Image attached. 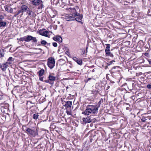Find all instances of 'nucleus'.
<instances>
[{
  "label": "nucleus",
  "mask_w": 151,
  "mask_h": 151,
  "mask_svg": "<svg viewBox=\"0 0 151 151\" xmlns=\"http://www.w3.org/2000/svg\"><path fill=\"white\" fill-rule=\"evenodd\" d=\"M4 8L6 11L9 12H12L13 9L10 6L6 5L4 6Z\"/></svg>",
  "instance_id": "f8f14e48"
},
{
  "label": "nucleus",
  "mask_w": 151,
  "mask_h": 151,
  "mask_svg": "<svg viewBox=\"0 0 151 151\" xmlns=\"http://www.w3.org/2000/svg\"><path fill=\"white\" fill-rule=\"evenodd\" d=\"M48 78L50 81H52V82L55 80V77L51 76L50 75L48 77Z\"/></svg>",
  "instance_id": "f3484780"
},
{
  "label": "nucleus",
  "mask_w": 151,
  "mask_h": 151,
  "mask_svg": "<svg viewBox=\"0 0 151 151\" xmlns=\"http://www.w3.org/2000/svg\"><path fill=\"white\" fill-rule=\"evenodd\" d=\"M43 77L39 76V80H40V81L44 82V81H43Z\"/></svg>",
  "instance_id": "7c9ffc66"
},
{
  "label": "nucleus",
  "mask_w": 151,
  "mask_h": 151,
  "mask_svg": "<svg viewBox=\"0 0 151 151\" xmlns=\"http://www.w3.org/2000/svg\"><path fill=\"white\" fill-rule=\"evenodd\" d=\"M119 72H120V70H117L114 71V72H112L113 73H114L115 72H117V73H119Z\"/></svg>",
  "instance_id": "e433bc0d"
},
{
  "label": "nucleus",
  "mask_w": 151,
  "mask_h": 151,
  "mask_svg": "<svg viewBox=\"0 0 151 151\" xmlns=\"http://www.w3.org/2000/svg\"><path fill=\"white\" fill-rule=\"evenodd\" d=\"M87 49H88V47H86V53L87 52Z\"/></svg>",
  "instance_id": "a18cd8bd"
},
{
  "label": "nucleus",
  "mask_w": 151,
  "mask_h": 151,
  "mask_svg": "<svg viewBox=\"0 0 151 151\" xmlns=\"http://www.w3.org/2000/svg\"><path fill=\"white\" fill-rule=\"evenodd\" d=\"M32 12V11L30 10L29 9L27 10V12L29 15H31Z\"/></svg>",
  "instance_id": "bb28decb"
},
{
  "label": "nucleus",
  "mask_w": 151,
  "mask_h": 151,
  "mask_svg": "<svg viewBox=\"0 0 151 151\" xmlns=\"http://www.w3.org/2000/svg\"><path fill=\"white\" fill-rule=\"evenodd\" d=\"M52 45L54 47H57V44L55 42H53L52 43Z\"/></svg>",
  "instance_id": "c756f323"
},
{
  "label": "nucleus",
  "mask_w": 151,
  "mask_h": 151,
  "mask_svg": "<svg viewBox=\"0 0 151 151\" xmlns=\"http://www.w3.org/2000/svg\"><path fill=\"white\" fill-rule=\"evenodd\" d=\"M106 48L105 51L106 53H109V52L110 51V45L109 44H106Z\"/></svg>",
  "instance_id": "dca6fc26"
},
{
  "label": "nucleus",
  "mask_w": 151,
  "mask_h": 151,
  "mask_svg": "<svg viewBox=\"0 0 151 151\" xmlns=\"http://www.w3.org/2000/svg\"><path fill=\"white\" fill-rule=\"evenodd\" d=\"M86 115V117L82 118V120L85 124L89 123L92 121L90 116H88V115Z\"/></svg>",
  "instance_id": "423d86ee"
},
{
  "label": "nucleus",
  "mask_w": 151,
  "mask_h": 151,
  "mask_svg": "<svg viewBox=\"0 0 151 151\" xmlns=\"http://www.w3.org/2000/svg\"><path fill=\"white\" fill-rule=\"evenodd\" d=\"M66 113H67V114L68 115H71V113L70 111H66Z\"/></svg>",
  "instance_id": "f704fd0d"
},
{
  "label": "nucleus",
  "mask_w": 151,
  "mask_h": 151,
  "mask_svg": "<svg viewBox=\"0 0 151 151\" xmlns=\"http://www.w3.org/2000/svg\"><path fill=\"white\" fill-rule=\"evenodd\" d=\"M72 105V102L71 101H68L65 102V104L64 105L66 108H70Z\"/></svg>",
  "instance_id": "9b49d317"
},
{
  "label": "nucleus",
  "mask_w": 151,
  "mask_h": 151,
  "mask_svg": "<svg viewBox=\"0 0 151 151\" xmlns=\"http://www.w3.org/2000/svg\"><path fill=\"white\" fill-rule=\"evenodd\" d=\"M68 88V86H67L66 87V90H67V89Z\"/></svg>",
  "instance_id": "37998d69"
},
{
  "label": "nucleus",
  "mask_w": 151,
  "mask_h": 151,
  "mask_svg": "<svg viewBox=\"0 0 151 151\" xmlns=\"http://www.w3.org/2000/svg\"><path fill=\"white\" fill-rule=\"evenodd\" d=\"M108 66H106L105 68V69H106V68H108Z\"/></svg>",
  "instance_id": "c03bdc74"
},
{
  "label": "nucleus",
  "mask_w": 151,
  "mask_h": 151,
  "mask_svg": "<svg viewBox=\"0 0 151 151\" xmlns=\"http://www.w3.org/2000/svg\"><path fill=\"white\" fill-rule=\"evenodd\" d=\"M90 79H91V78H88V81H89Z\"/></svg>",
  "instance_id": "09e8293b"
},
{
  "label": "nucleus",
  "mask_w": 151,
  "mask_h": 151,
  "mask_svg": "<svg viewBox=\"0 0 151 151\" xmlns=\"http://www.w3.org/2000/svg\"><path fill=\"white\" fill-rule=\"evenodd\" d=\"M39 115L38 113H35L33 115V118L35 119H38Z\"/></svg>",
  "instance_id": "aec40b11"
},
{
  "label": "nucleus",
  "mask_w": 151,
  "mask_h": 151,
  "mask_svg": "<svg viewBox=\"0 0 151 151\" xmlns=\"http://www.w3.org/2000/svg\"><path fill=\"white\" fill-rule=\"evenodd\" d=\"M129 108H130L129 107H127L126 108V109L127 110H129Z\"/></svg>",
  "instance_id": "ea45409f"
},
{
  "label": "nucleus",
  "mask_w": 151,
  "mask_h": 151,
  "mask_svg": "<svg viewBox=\"0 0 151 151\" xmlns=\"http://www.w3.org/2000/svg\"><path fill=\"white\" fill-rule=\"evenodd\" d=\"M147 87L148 88H151V85L148 84L147 86Z\"/></svg>",
  "instance_id": "c9c22d12"
},
{
  "label": "nucleus",
  "mask_w": 151,
  "mask_h": 151,
  "mask_svg": "<svg viewBox=\"0 0 151 151\" xmlns=\"http://www.w3.org/2000/svg\"><path fill=\"white\" fill-rule=\"evenodd\" d=\"M53 40L56 41L58 42H61L62 41V39L60 36H57L53 37Z\"/></svg>",
  "instance_id": "6e6552de"
},
{
  "label": "nucleus",
  "mask_w": 151,
  "mask_h": 151,
  "mask_svg": "<svg viewBox=\"0 0 151 151\" xmlns=\"http://www.w3.org/2000/svg\"><path fill=\"white\" fill-rule=\"evenodd\" d=\"M42 3V1H39L38 0H33L32 1V3L35 6L38 5L41 3Z\"/></svg>",
  "instance_id": "1a4fd4ad"
},
{
  "label": "nucleus",
  "mask_w": 151,
  "mask_h": 151,
  "mask_svg": "<svg viewBox=\"0 0 151 151\" xmlns=\"http://www.w3.org/2000/svg\"><path fill=\"white\" fill-rule=\"evenodd\" d=\"M40 5L39 7V9H42L43 7V5H42V3H41V4H40Z\"/></svg>",
  "instance_id": "473e14b6"
},
{
  "label": "nucleus",
  "mask_w": 151,
  "mask_h": 151,
  "mask_svg": "<svg viewBox=\"0 0 151 151\" xmlns=\"http://www.w3.org/2000/svg\"><path fill=\"white\" fill-rule=\"evenodd\" d=\"M115 62V61H114V60H113V61H111V63H112V62Z\"/></svg>",
  "instance_id": "49530a36"
},
{
  "label": "nucleus",
  "mask_w": 151,
  "mask_h": 151,
  "mask_svg": "<svg viewBox=\"0 0 151 151\" xmlns=\"http://www.w3.org/2000/svg\"><path fill=\"white\" fill-rule=\"evenodd\" d=\"M26 133L27 134L33 137L35 136L37 134V129L35 127H32L31 128H29L27 129Z\"/></svg>",
  "instance_id": "20e7f679"
},
{
  "label": "nucleus",
  "mask_w": 151,
  "mask_h": 151,
  "mask_svg": "<svg viewBox=\"0 0 151 151\" xmlns=\"http://www.w3.org/2000/svg\"><path fill=\"white\" fill-rule=\"evenodd\" d=\"M148 61L149 62V64H151V61L150 60H148Z\"/></svg>",
  "instance_id": "a19ab883"
},
{
  "label": "nucleus",
  "mask_w": 151,
  "mask_h": 151,
  "mask_svg": "<svg viewBox=\"0 0 151 151\" xmlns=\"http://www.w3.org/2000/svg\"><path fill=\"white\" fill-rule=\"evenodd\" d=\"M68 11L71 13L68 16H66V19L68 21L76 20L80 22L83 18L82 14L78 13L76 10L74 8H69L68 9Z\"/></svg>",
  "instance_id": "f257e3e1"
},
{
  "label": "nucleus",
  "mask_w": 151,
  "mask_h": 151,
  "mask_svg": "<svg viewBox=\"0 0 151 151\" xmlns=\"http://www.w3.org/2000/svg\"><path fill=\"white\" fill-rule=\"evenodd\" d=\"M8 62L2 64L0 63V68L3 71H5L8 66Z\"/></svg>",
  "instance_id": "0eeeda50"
},
{
  "label": "nucleus",
  "mask_w": 151,
  "mask_h": 151,
  "mask_svg": "<svg viewBox=\"0 0 151 151\" xmlns=\"http://www.w3.org/2000/svg\"><path fill=\"white\" fill-rule=\"evenodd\" d=\"M81 53L82 55H83L84 54L85 52V49H81Z\"/></svg>",
  "instance_id": "c85d7f7f"
},
{
  "label": "nucleus",
  "mask_w": 151,
  "mask_h": 151,
  "mask_svg": "<svg viewBox=\"0 0 151 151\" xmlns=\"http://www.w3.org/2000/svg\"><path fill=\"white\" fill-rule=\"evenodd\" d=\"M147 119L145 118V117L144 118H142L141 119V121L142 122H145L146 120Z\"/></svg>",
  "instance_id": "2f4dec72"
},
{
  "label": "nucleus",
  "mask_w": 151,
  "mask_h": 151,
  "mask_svg": "<svg viewBox=\"0 0 151 151\" xmlns=\"http://www.w3.org/2000/svg\"><path fill=\"white\" fill-rule=\"evenodd\" d=\"M22 9L23 11H27L29 9L28 7L25 5H23L22 6Z\"/></svg>",
  "instance_id": "a211bd4d"
},
{
  "label": "nucleus",
  "mask_w": 151,
  "mask_h": 151,
  "mask_svg": "<svg viewBox=\"0 0 151 151\" xmlns=\"http://www.w3.org/2000/svg\"><path fill=\"white\" fill-rule=\"evenodd\" d=\"M19 40L24 41L26 42H29L32 41V42H36L37 40L35 37H33L31 35H28L23 38L19 39Z\"/></svg>",
  "instance_id": "7ed1b4c3"
},
{
  "label": "nucleus",
  "mask_w": 151,
  "mask_h": 151,
  "mask_svg": "<svg viewBox=\"0 0 151 151\" xmlns=\"http://www.w3.org/2000/svg\"><path fill=\"white\" fill-rule=\"evenodd\" d=\"M94 71H95V70H94V69H93V70H92V72H94Z\"/></svg>",
  "instance_id": "de8ad7c7"
},
{
  "label": "nucleus",
  "mask_w": 151,
  "mask_h": 151,
  "mask_svg": "<svg viewBox=\"0 0 151 151\" xmlns=\"http://www.w3.org/2000/svg\"><path fill=\"white\" fill-rule=\"evenodd\" d=\"M29 128L25 126H22V129L25 131L26 132L27 131V129H28Z\"/></svg>",
  "instance_id": "5701e85b"
},
{
  "label": "nucleus",
  "mask_w": 151,
  "mask_h": 151,
  "mask_svg": "<svg viewBox=\"0 0 151 151\" xmlns=\"http://www.w3.org/2000/svg\"><path fill=\"white\" fill-rule=\"evenodd\" d=\"M98 108L96 106L88 105L86 107L85 111L82 112V114L85 115H89L91 113L97 114L98 112Z\"/></svg>",
  "instance_id": "f03ea898"
},
{
  "label": "nucleus",
  "mask_w": 151,
  "mask_h": 151,
  "mask_svg": "<svg viewBox=\"0 0 151 151\" xmlns=\"http://www.w3.org/2000/svg\"><path fill=\"white\" fill-rule=\"evenodd\" d=\"M41 44L42 45H45L47 44V42L44 40H42L41 42Z\"/></svg>",
  "instance_id": "393cba45"
},
{
  "label": "nucleus",
  "mask_w": 151,
  "mask_h": 151,
  "mask_svg": "<svg viewBox=\"0 0 151 151\" xmlns=\"http://www.w3.org/2000/svg\"><path fill=\"white\" fill-rule=\"evenodd\" d=\"M44 82H45L46 83H49V84H53V82H52V81H50L49 79L47 80H44Z\"/></svg>",
  "instance_id": "4be33fe9"
},
{
  "label": "nucleus",
  "mask_w": 151,
  "mask_h": 151,
  "mask_svg": "<svg viewBox=\"0 0 151 151\" xmlns=\"http://www.w3.org/2000/svg\"><path fill=\"white\" fill-rule=\"evenodd\" d=\"M73 59L75 61L77 62L78 64L80 65H81L82 64V61L81 59H78L76 57H73Z\"/></svg>",
  "instance_id": "9d476101"
},
{
  "label": "nucleus",
  "mask_w": 151,
  "mask_h": 151,
  "mask_svg": "<svg viewBox=\"0 0 151 151\" xmlns=\"http://www.w3.org/2000/svg\"><path fill=\"white\" fill-rule=\"evenodd\" d=\"M4 50H0V58H1L4 57Z\"/></svg>",
  "instance_id": "412c9836"
},
{
  "label": "nucleus",
  "mask_w": 151,
  "mask_h": 151,
  "mask_svg": "<svg viewBox=\"0 0 151 151\" xmlns=\"http://www.w3.org/2000/svg\"><path fill=\"white\" fill-rule=\"evenodd\" d=\"M108 52L109 53H106L107 56H110L111 57H113V54L111 53L110 51H109Z\"/></svg>",
  "instance_id": "b1692460"
},
{
  "label": "nucleus",
  "mask_w": 151,
  "mask_h": 151,
  "mask_svg": "<svg viewBox=\"0 0 151 151\" xmlns=\"http://www.w3.org/2000/svg\"><path fill=\"white\" fill-rule=\"evenodd\" d=\"M127 104L128 105H129V107H130V105L129 104Z\"/></svg>",
  "instance_id": "3c124183"
},
{
  "label": "nucleus",
  "mask_w": 151,
  "mask_h": 151,
  "mask_svg": "<svg viewBox=\"0 0 151 151\" xmlns=\"http://www.w3.org/2000/svg\"><path fill=\"white\" fill-rule=\"evenodd\" d=\"M21 83L22 84L25 85V84H26V82L24 81H21Z\"/></svg>",
  "instance_id": "72a5a7b5"
},
{
  "label": "nucleus",
  "mask_w": 151,
  "mask_h": 151,
  "mask_svg": "<svg viewBox=\"0 0 151 151\" xmlns=\"http://www.w3.org/2000/svg\"><path fill=\"white\" fill-rule=\"evenodd\" d=\"M50 32L46 31L43 32L42 34H40L42 36L48 37L50 35L49 34Z\"/></svg>",
  "instance_id": "ddd939ff"
},
{
  "label": "nucleus",
  "mask_w": 151,
  "mask_h": 151,
  "mask_svg": "<svg viewBox=\"0 0 151 151\" xmlns=\"http://www.w3.org/2000/svg\"><path fill=\"white\" fill-rule=\"evenodd\" d=\"M13 58H12L11 57H9L7 60V62H8V64L9 65L11 64L12 62L13 61Z\"/></svg>",
  "instance_id": "6ab92c4d"
},
{
  "label": "nucleus",
  "mask_w": 151,
  "mask_h": 151,
  "mask_svg": "<svg viewBox=\"0 0 151 151\" xmlns=\"http://www.w3.org/2000/svg\"><path fill=\"white\" fill-rule=\"evenodd\" d=\"M47 45H50V43H47Z\"/></svg>",
  "instance_id": "8fccbe9b"
},
{
  "label": "nucleus",
  "mask_w": 151,
  "mask_h": 151,
  "mask_svg": "<svg viewBox=\"0 0 151 151\" xmlns=\"http://www.w3.org/2000/svg\"><path fill=\"white\" fill-rule=\"evenodd\" d=\"M14 56L15 57H17L19 56V52H17L16 53H15L14 54Z\"/></svg>",
  "instance_id": "cd10ccee"
},
{
  "label": "nucleus",
  "mask_w": 151,
  "mask_h": 151,
  "mask_svg": "<svg viewBox=\"0 0 151 151\" xmlns=\"http://www.w3.org/2000/svg\"><path fill=\"white\" fill-rule=\"evenodd\" d=\"M19 12H18L16 14H15V16L16 15H18V14H19Z\"/></svg>",
  "instance_id": "79ce46f5"
},
{
  "label": "nucleus",
  "mask_w": 151,
  "mask_h": 151,
  "mask_svg": "<svg viewBox=\"0 0 151 151\" xmlns=\"http://www.w3.org/2000/svg\"><path fill=\"white\" fill-rule=\"evenodd\" d=\"M7 24L6 21H2L0 22V28L5 27Z\"/></svg>",
  "instance_id": "2eb2a0df"
},
{
  "label": "nucleus",
  "mask_w": 151,
  "mask_h": 151,
  "mask_svg": "<svg viewBox=\"0 0 151 151\" xmlns=\"http://www.w3.org/2000/svg\"><path fill=\"white\" fill-rule=\"evenodd\" d=\"M119 67L118 66H116V67H113L112 68V70H113L114 69H116V68H119Z\"/></svg>",
  "instance_id": "4c0bfd02"
},
{
  "label": "nucleus",
  "mask_w": 151,
  "mask_h": 151,
  "mask_svg": "<svg viewBox=\"0 0 151 151\" xmlns=\"http://www.w3.org/2000/svg\"><path fill=\"white\" fill-rule=\"evenodd\" d=\"M3 98V95H0V100H1Z\"/></svg>",
  "instance_id": "58836bf2"
},
{
  "label": "nucleus",
  "mask_w": 151,
  "mask_h": 151,
  "mask_svg": "<svg viewBox=\"0 0 151 151\" xmlns=\"http://www.w3.org/2000/svg\"><path fill=\"white\" fill-rule=\"evenodd\" d=\"M55 61L54 58L50 57L47 60V65L49 67L50 69H52L55 66Z\"/></svg>",
  "instance_id": "39448f33"
},
{
  "label": "nucleus",
  "mask_w": 151,
  "mask_h": 151,
  "mask_svg": "<svg viewBox=\"0 0 151 151\" xmlns=\"http://www.w3.org/2000/svg\"><path fill=\"white\" fill-rule=\"evenodd\" d=\"M44 72L45 71L44 69H41L37 72V74L39 76H42L44 74Z\"/></svg>",
  "instance_id": "4468645a"
},
{
  "label": "nucleus",
  "mask_w": 151,
  "mask_h": 151,
  "mask_svg": "<svg viewBox=\"0 0 151 151\" xmlns=\"http://www.w3.org/2000/svg\"><path fill=\"white\" fill-rule=\"evenodd\" d=\"M4 19V17L2 15H0V22L3 21V20Z\"/></svg>",
  "instance_id": "a878e982"
}]
</instances>
